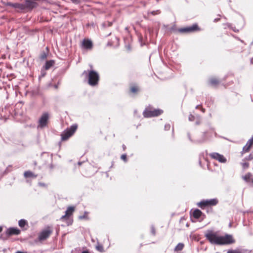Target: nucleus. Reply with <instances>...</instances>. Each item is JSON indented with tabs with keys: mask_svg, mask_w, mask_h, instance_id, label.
I'll return each mask as SVG.
<instances>
[{
	"mask_svg": "<svg viewBox=\"0 0 253 253\" xmlns=\"http://www.w3.org/2000/svg\"><path fill=\"white\" fill-rule=\"evenodd\" d=\"M205 237L211 244L218 245H229L235 242L231 235L226 234L224 236H221L217 233L211 231H209L205 234Z\"/></svg>",
	"mask_w": 253,
	"mask_h": 253,
	"instance_id": "nucleus-1",
	"label": "nucleus"
},
{
	"mask_svg": "<svg viewBox=\"0 0 253 253\" xmlns=\"http://www.w3.org/2000/svg\"><path fill=\"white\" fill-rule=\"evenodd\" d=\"M53 231V228L52 226H47L42 229L38 234L37 241L42 243L43 241L47 240L52 234Z\"/></svg>",
	"mask_w": 253,
	"mask_h": 253,
	"instance_id": "nucleus-2",
	"label": "nucleus"
},
{
	"mask_svg": "<svg viewBox=\"0 0 253 253\" xmlns=\"http://www.w3.org/2000/svg\"><path fill=\"white\" fill-rule=\"evenodd\" d=\"M163 111L159 109H154L151 106L145 108L143 112V115L145 118H151L158 117L163 114Z\"/></svg>",
	"mask_w": 253,
	"mask_h": 253,
	"instance_id": "nucleus-3",
	"label": "nucleus"
},
{
	"mask_svg": "<svg viewBox=\"0 0 253 253\" xmlns=\"http://www.w3.org/2000/svg\"><path fill=\"white\" fill-rule=\"evenodd\" d=\"M78 128V125L74 124L71 126L70 127L66 129L61 134V139L62 141H66L71 137Z\"/></svg>",
	"mask_w": 253,
	"mask_h": 253,
	"instance_id": "nucleus-4",
	"label": "nucleus"
},
{
	"mask_svg": "<svg viewBox=\"0 0 253 253\" xmlns=\"http://www.w3.org/2000/svg\"><path fill=\"white\" fill-rule=\"evenodd\" d=\"M99 80V76L98 73L94 70L88 72V83L91 86H95L98 84Z\"/></svg>",
	"mask_w": 253,
	"mask_h": 253,
	"instance_id": "nucleus-5",
	"label": "nucleus"
},
{
	"mask_svg": "<svg viewBox=\"0 0 253 253\" xmlns=\"http://www.w3.org/2000/svg\"><path fill=\"white\" fill-rule=\"evenodd\" d=\"M218 201L216 199L203 200L197 204V206L204 210L206 207L215 206L217 204Z\"/></svg>",
	"mask_w": 253,
	"mask_h": 253,
	"instance_id": "nucleus-6",
	"label": "nucleus"
},
{
	"mask_svg": "<svg viewBox=\"0 0 253 253\" xmlns=\"http://www.w3.org/2000/svg\"><path fill=\"white\" fill-rule=\"evenodd\" d=\"M200 30V28L197 24H194L191 26L181 28L178 29L176 31L179 33H192Z\"/></svg>",
	"mask_w": 253,
	"mask_h": 253,
	"instance_id": "nucleus-7",
	"label": "nucleus"
},
{
	"mask_svg": "<svg viewBox=\"0 0 253 253\" xmlns=\"http://www.w3.org/2000/svg\"><path fill=\"white\" fill-rule=\"evenodd\" d=\"M75 207L74 206L68 207L65 211V215L60 217V220L62 221H67L69 220L70 217L72 216L74 212L75 211Z\"/></svg>",
	"mask_w": 253,
	"mask_h": 253,
	"instance_id": "nucleus-8",
	"label": "nucleus"
},
{
	"mask_svg": "<svg viewBox=\"0 0 253 253\" xmlns=\"http://www.w3.org/2000/svg\"><path fill=\"white\" fill-rule=\"evenodd\" d=\"M49 119V114L47 112L43 113L40 117L38 122V127L43 128L46 126Z\"/></svg>",
	"mask_w": 253,
	"mask_h": 253,
	"instance_id": "nucleus-9",
	"label": "nucleus"
},
{
	"mask_svg": "<svg viewBox=\"0 0 253 253\" xmlns=\"http://www.w3.org/2000/svg\"><path fill=\"white\" fill-rule=\"evenodd\" d=\"M249 161H253V152L251 153L249 156L243 159L242 162H241L240 165L243 170H246L249 168Z\"/></svg>",
	"mask_w": 253,
	"mask_h": 253,
	"instance_id": "nucleus-10",
	"label": "nucleus"
},
{
	"mask_svg": "<svg viewBox=\"0 0 253 253\" xmlns=\"http://www.w3.org/2000/svg\"><path fill=\"white\" fill-rule=\"evenodd\" d=\"M210 157L214 160H217L218 162L222 163L226 162V159L223 155H220L218 153L213 152L209 154Z\"/></svg>",
	"mask_w": 253,
	"mask_h": 253,
	"instance_id": "nucleus-11",
	"label": "nucleus"
},
{
	"mask_svg": "<svg viewBox=\"0 0 253 253\" xmlns=\"http://www.w3.org/2000/svg\"><path fill=\"white\" fill-rule=\"evenodd\" d=\"M36 0H25V7L26 11L31 10L33 8L36 7L38 3L35 1Z\"/></svg>",
	"mask_w": 253,
	"mask_h": 253,
	"instance_id": "nucleus-12",
	"label": "nucleus"
},
{
	"mask_svg": "<svg viewBox=\"0 0 253 253\" xmlns=\"http://www.w3.org/2000/svg\"><path fill=\"white\" fill-rule=\"evenodd\" d=\"M252 147H253V137L249 139L246 145L243 147L242 151L241 152V155H243L244 154L249 152Z\"/></svg>",
	"mask_w": 253,
	"mask_h": 253,
	"instance_id": "nucleus-13",
	"label": "nucleus"
},
{
	"mask_svg": "<svg viewBox=\"0 0 253 253\" xmlns=\"http://www.w3.org/2000/svg\"><path fill=\"white\" fill-rule=\"evenodd\" d=\"M82 48L87 49L91 50L93 47L92 42L88 39H84L81 43Z\"/></svg>",
	"mask_w": 253,
	"mask_h": 253,
	"instance_id": "nucleus-14",
	"label": "nucleus"
},
{
	"mask_svg": "<svg viewBox=\"0 0 253 253\" xmlns=\"http://www.w3.org/2000/svg\"><path fill=\"white\" fill-rule=\"evenodd\" d=\"M242 179L251 186H253V175L251 172H247L242 176Z\"/></svg>",
	"mask_w": 253,
	"mask_h": 253,
	"instance_id": "nucleus-15",
	"label": "nucleus"
},
{
	"mask_svg": "<svg viewBox=\"0 0 253 253\" xmlns=\"http://www.w3.org/2000/svg\"><path fill=\"white\" fill-rule=\"evenodd\" d=\"M21 231L17 228L11 227L8 228L6 231V234L8 236L12 235H18L20 234Z\"/></svg>",
	"mask_w": 253,
	"mask_h": 253,
	"instance_id": "nucleus-16",
	"label": "nucleus"
},
{
	"mask_svg": "<svg viewBox=\"0 0 253 253\" xmlns=\"http://www.w3.org/2000/svg\"><path fill=\"white\" fill-rule=\"evenodd\" d=\"M220 81L219 80L214 77L211 78L209 80V84L212 86L217 87L219 84Z\"/></svg>",
	"mask_w": 253,
	"mask_h": 253,
	"instance_id": "nucleus-17",
	"label": "nucleus"
},
{
	"mask_svg": "<svg viewBox=\"0 0 253 253\" xmlns=\"http://www.w3.org/2000/svg\"><path fill=\"white\" fill-rule=\"evenodd\" d=\"M139 91V87L136 84H132L129 87V92L132 94H137Z\"/></svg>",
	"mask_w": 253,
	"mask_h": 253,
	"instance_id": "nucleus-18",
	"label": "nucleus"
},
{
	"mask_svg": "<svg viewBox=\"0 0 253 253\" xmlns=\"http://www.w3.org/2000/svg\"><path fill=\"white\" fill-rule=\"evenodd\" d=\"M184 248V244L182 243H178L176 246L175 247L174 251L175 252L174 253H182L181 252L182 250Z\"/></svg>",
	"mask_w": 253,
	"mask_h": 253,
	"instance_id": "nucleus-19",
	"label": "nucleus"
},
{
	"mask_svg": "<svg viewBox=\"0 0 253 253\" xmlns=\"http://www.w3.org/2000/svg\"><path fill=\"white\" fill-rule=\"evenodd\" d=\"M202 214V212L199 209L195 210L193 212V216L196 219L199 218Z\"/></svg>",
	"mask_w": 253,
	"mask_h": 253,
	"instance_id": "nucleus-20",
	"label": "nucleus"
},
{
	"mask_svg": "<svg viewBox=\"0 0 253 253\" xmlns=\"http://www.w3.org/2000/svg\"><path fill=\"white\" fill-rule=\"evenodd\" d=\"M24 176L25 178L33 177L36 178L37 175L35 174L33 172L30 170L26 171L24 173Z\"/></svg>",
	"mask_w": 253,
	"mask_h": 253,
	"instance_id": "nucleus-21",
	"label": "nucleus"
},
{
	"mask_svg": "<svg viewBox=\"0 0 253 253\" xmlns=\"http://www.w3.org/2000/svg\"><path fill=\"white\" fill-rule=\"evenodd\" d=\"M55 62L54 60H49L46 62V63L44 66V68L45 70L49 69L54 64Z\"/></svg>",
	"mask_w": 253,
	"mask_h": 253,
	"instance_id": "nucleus-22",
	"label": "nucleus"
},
{
	"mask_svg": "<svg viewBox=\"0 0 253 253\" xmlns=\"http://www.w3.org/2000/svg\"><path fill=\"white\" fill-rule=\"evenodd\" d=\"M28 222L25 219H21L18 222V225L21 228H24L26 225L28 226Z\"/></svg>",
	"mask_w": 253,
	"mask_h": 253,
	"instance_id": "nucleus-23",
	"label": "nucleus"
},
{
	"mask_svg": "<svg viewBox=\"0 0 253 253\" xmlns=\"http://www.w3.org/2000/svg\"><path fill=\"white\" fill-rule=\"evenodd\" d=\"M227 253H244L243 250L241 249L228 250Z\"/></svg>",
	"mask_w": 253,
	"mask_h": 253,
	"instance_id": "nucleus-24",
	"label": "nucleus"
},
{
	"mask_svg": "<svg viewBox=\"0 0 253 253\" xmlns=\"http://www.w3.org/2000/svg\"><path fill=\"white\" fill-rule=\"evenodd\" d=\"M16 8L21 11H26L24 4L18 3Z\"/></svg>",
	"mask_w": 253,
	"mask_h": 253,
	"instance_id": "nucleus-25",
	"label": "nucleus"
},
{
	"mask_svg": "<svg viewBox=\"0 0 253 253\" xmlns=\"http://www.w3.org/2000/svg\"><path fill=\"white\" fill-rule=\"evenodd\" d=\"M47 52L43 51L41 53L40 58L41 60H44L47 58Z\"/></svg>",
	"mask_w": 253,
	"mask_h": 253,
	"instance_id": "nucleus-26",
	"label": "nucleus"
},
{
	"mask_svg": "<svg viewBox=\"0 0 253 253\" xmlns=\"http://www.w3.org/2000/svg\"><path fill=\"white\" fill-rule=\"evenodd\" d=\"M96 249L97 251H98L100 252H104V248L102 245H97L96 246Z\"/></svg>",
	"mask_w": 253,
	"mask_h": 253,
	"instance_id": "nucleus-27",
	"label": "nucleus"
},
{
	"mask_svg": "<svg viewBox=\"0 0 253 253\" xmlns=\"http://www.w3.org/2000/svg\"><path fill=\"white\" fill-rule=\"evenodd\" d=\"M121 159L124 161L125 162H127V156L126 154H123L121 157Z\"/></svg>",
	"mask_w": 253,
	"mask_h": 253,
	"instance_id": "nucleus-28",
	"label": "nucleus"
},
{
	"mask_svg": "<svg viewBox=\"0 0 253 253\" xmlns=\"http://www.w3.org/2000/svg\"><path fill=\"white\" fill-rule=\"evenodd\" d=\"M17 4L18 3H14L12 5V7L15 8H16Z\"/></svg>",
	"mask_w": 253,
	"mask_h": 253,
	"instance_id": "nucleus-29",
	"label": "nucleus"
},
{
	"mask_svg": "<svg viewBox=\"0 0 253 253\" xmlns=\"http://www.w3.org/2000/svg\"><path fill=\"white\" fill-rule=\"evenodd\" d=\"M13 3H14L8 2L7 3V5L10 6L12 7V5L13 4Z\"/></svg>",
	"mask_w": 253,
	"mask_h": 253,
	"instance_id": "nucleus-30",
	"label": "nucleus"
},
{
	"mask_svg": "<svg viewBox=\"0 0 253 253\" xmlns=\"http://www.w3.org/2000/svg\"><path fill=\"white\" fill-rule=\"evenodd\" d=\"M13 3H14L8 2L7 3V5L10 6L12 7V5L13 4Z\"/></svg>",
	"mask_w": 253,
	"mask_h": 253,
	"instance_id": "nucleus-31",
	"label": "nucleus"
},
{
	"mask_svg": "<svg viewBox=\"0 0 253 253\" xmlns=\"http://www.w3.org/2000/svg\"><path fill=\"white\" fill-rule=\"evenodd\" d=\"M71 0L75 3H79L80 2V0Z\"/></svg>",
	"mask_w": 253,
	"mask_h": 253,
	"instance_id": "nucleus-32",
	"label": "nucleus"
},
{
	"mask_svg": "<svg viewBox=\"0 0 253 253\" xmlns=\"http://www.w3.org/2000/svg\"><path fill=\"white\" fill-rule=\"evenodd\" d=\"M200 109H201V111H202V112H203V113L205 112V109L204 108H203L202 106H201Z\"/></svg>",
	"mask_w": 253,
	"mask_h": 253,
	"instance_id": "nucleus-33",
	"label": "nucleus"
},
{
	"mask_svg": "<svg viewBox=\"0 0 253 253\" xmlns=\"http://www.w3.org/2000/svg\"><path fill=\"white\" fill-rule=\"evenodd\" d=\"M122 147H123V150L125 151L126 149V146L124 144H123V146H122Z\"/></svg>",
	"mask_w": 253,
	"mask_h": 253,
	"instance_id": "nucleus-34",
	"label": "nucleus"
},
{
	"mask_svg": "<svg viewBox=\"0 0 253 253\" xmlns=\"http://www.w3.org/2000/svg\"><path fill=\"white\" fill-rule=\"evenodd\" d=\"M201 105H197V106H196V108L197 109H200V108H201Z\"/></svg>",
	"mask_w": 253,
	"mask_h": 253,
	"instance_id": "nucleus-35",
	"label": "nucleus"
},
{
	"mask_svg": "<svg viewBox=\"0 0 253 253\" xmlns=\"http://www.w3.org/2000/svg\"><path fill=\"white\" fill-rule=\"evenodd\" d=\"M82 253H89L88 251H84Z\"/></svg>",
	"mask_w": 253,
	"mask_h": 253,
	"instance_id": "nucleus-36",
	"label": "nucleus"
},
{
	"mask_svg": "<svg viewBox=\"0 0 253 253\" xmlns=\"http://www.w3.org/2000/svg\"><path fill=\"white\" fill-rule=\"evenodd\" d=\"M40 185L42 186H45V184H44V183H40Z\"/></svg>",
	"mask_w": 253,
	"mask_h": 253,
	"instance_id": "nucleus-37",
	"label": "nucleus"
},
{
	"mask_svg": "<svg viewBox=\"0 0 253 253\" xmlns=\"http://www.w3.org/2000/svg\"><path fill=\"white\" fill-rule=\"evenodd\" d=\"M2 230V227L1 226H0V232H1Z\"/></svg>",
	"mask_w": 253,
	"mask_h": 253,
	"instance_id": "nucleus-38",
	"label": "nucleus"
},
{
	"mask_svg": "<svg viewBox=\"0 0 253 253\" xmlns=\"http://www.w3.org/2000/svg\"><path fill=\"white\" fill-rule=\"evenodd\" d=\"M16 253H24V252L18 251V252H16Z\"/></svg>",
	"mask_w": 253,
	"mask_h": 253,
	"instance_id": "nucleus-39",
	"label": "nucleus"
},
{
	"mask_svg": "<svg viewBox=\"0 0 253 253\" xmlns=\"http://www.w3.org/2000/svg\"><path fill=\"white\" fill-rule=\"evenodd\" d=\"M84 74H87V73H86V72L85 71H84L83 72V75H84Z\"/></svg>",
	"mask_w": 253,
	"mask_h": 253,
	"instance_id": "nucleus-40",
	"label": "nucleus"
},
{
	"mask_svg": "<svg viewBox=\"0 0 253 253\" xmlns=\"http://www.w3.org/2000/svg\"><path fill=\"white\" fill-rule=\"evenodd\" d=\"M153 234H155V231H154V230H153Z\"/></svg>",
	"mask_w": 253,
	"mask_h": 253,
	"instance_id": "nucleus-41",
	"label": "nucleus"
},
{
	"mask_svg": "<svg viewBox=\"0 0 253 253\" xmlns=\"http://www.w3.org/2000/svg\"><path fill=\"white\" fill-rule=\"evenodd\" d=\"M72 221L70 224H68V225L72 224Z\"/></svg>",
	"mask_w": 253,
	"mask_h": 253,
	"instance_id": "nucleus-42",
	"label": "nucleus"
},
{
	"mask_svg": "<svg viewBox=\"0 0 253 253\" xmlns=\"http://www.w3.org/2000/svg\"><path fill=\"white\" fill-rule=\"evenodd\" d=\"M235 32H236V29L234 30Z\"/></svg>",
	"mask_w": 253,
	"mask_h": 253,
	"instance_id": "nucleus-43",
	"label": "nucleus"
},
{
	"mask_svg": "<svg viewBox=\"0 0 253 253\" xmlns=\"http://www.w3.org/2000/svg\"><path fill=\"white\" fill-rule=\"evenodd\" d=\"M252 63L253 64V61H252Z\"/></svg>",
	"mask_w": 253,
	"mask_h": 253,
	"instance_id": "nucleus-44",
	"label": "nucleus"
}]
</instances>
